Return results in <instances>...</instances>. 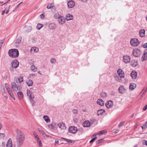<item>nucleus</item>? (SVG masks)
<instances>
[{"label": "nucleus", "mask_w": 147, "mask_h": 147, "mask_svg": "<svg viewBox=\"0 0 147 147\" xmlns=\"http://www.w3.org/2000/svg\"><path fill=\"white\" fill-rule=\"evenodd\" d=\"M17 95L18 97V98L20 100L22 99L23 98V93L21 91L17 93Z\"/></svg>", "instance_id": "28"}, {"label": "nucleus", "mask_w": 147, "mask_h": 147, "mask_svg": "<svg viewBox=\"0 0 147 147\" xmlns=\"http://www.w3.org/2000/svg\"><path fill=\"white\" fill-rule=\"evenodd\" d=\"M107 131L104 130L101 131L99 132V135H102L104 134L105 133H107Z\"/></svg>", "instance_id": "44"}, {"label": "nucleus", "mask_w": 147, "mask_h": 147, "mask_svg": "<svg viewBox=\"0 0 147 147\" xmlns=\"http://www.w3.org/2000/svg\"><path fill=\"white\" fill-rule=\"evenodd\" d=\"M125 123V122L123 121L120 122L118 125L119 127H120L121 126H122Z\"/></svg>", "instance_id": "49"}, {"label": "nucleus", "mask_w": 147, "mask_h": 147, "mask_svg": "<svg viewBox=\"0 0 147 147\" xmlns=\"http://www.w3.org/2000/svg\"><path fill=\"white\" fill-rule=\"evenodd\" d=\"M59 143V140L58 139H56L55 140V144L56 143Z\"/></svg>", "instance_id": "61"}, {"label": "nucleus", "mask_w": 147, "mask_h": 147, "mask_svg": "<svg viewBox=\"0 0 147 147\" xmlns=\"http://www.w3.org/2000/svg\"><path fill=\"white\" fill-rule=\"evenodd\" d=\"M105 111V110L104 109H101L97 111V115L98 116L100 115H102Z\"/></svg>", "instance_id": "30"}, {"label": "nucleus", "mask_w": 147, "mask_h": 147, "mask_svg": "<svg viewBox=\"0 0 147 147\" xmlns=\"http://www.w3.org/2000/svg\"><path fill=\"white\" fill-rule=\"evenodd\" d=\"M123 61L125 63H129L130 61V57L128 55H125L123 57Z\"/></svg>", "instance_id": "7"}, {"label": "nucleus", "mask_w": 147, "mask_h": 147, "mask_svg": "<svg viewBox=\"0 0 147 147\" xmlns=\"http://www.w3.org/2000/svg\"><path fill=\"white\" fill-rule=\"evenodd\" d=\"M58 22L60 25H63L65 22V20L64 17L61 16L58 19Z\"/></svg>", "instance_id": "10"}, {"label": "nucleus", "mask_w": 147, "mask_h": 147, "mask_svg": "<svg viewBox=\"0 0 147 147\" xmlns=\"http://www.w3.org/2000/svg\"><path fill=\"white\" fill-rule=\"evenodd\" d=\"M103 139H99L96 142V144H98L100 143L102 141Z\"/></svg>", "instance_id": "54"}, {"label": "nucleus", "mask_w": 147, "mask_h": 147, "mask_svg": "<svg viewBox=\"0 0 147 147\" xmlns=\"http://www.w3.org/2000/svg\"><path fill=\"white\" fill-rule=\"evenodd\" d=\"M8 54L11 57L16 58L18 56L19 53L18 49H12L9 51Z\"/></svg>", "instance_id": "2"}, {"label": "nucleus", "mask_w": 147, "mask_h": 147, "mask_svg": "<svg viewBox=\"0 0 147 147\" xmlns=\"http://www.w3.org/2000/svg\"><path fill=\"white\" fill-rule=\"evenodd\" d=\"M142 129H145L147 127V121L143 125V126H142Z\"/></svg>", "instance_id": "42"}, {"label": "nucleus", "mask_w": 147, "mask_h": 147, "mask_svg": "<svg viewBox=\"0 0 147 147\" xmlns=\"http://www.w3.org/2000/svg\"><path fill=\"white\" fill-rule=\"evenodd\" d=\"M12 140L11 138H9L7 142L6 147H12Z\"/></svg>", "instance_id": "24"}, {"label": "nucleus", "mask_w": 147, "mask_h": 147, "mask_svg": "<svg viewBox=\"0 0 147 147\" xmlns=\"http://www.w3.org/2000/svg\"><path fill=\"white\" fill-rule=\"evenodd\" d=\"M56 59L54 58H52L51 59L50 61L52 63H53L56 62Z\"/></svg>", "instance_id": "47"}, {"label": "nucleus", "mask_w": 147, "mask_h": 147, "mask_svg": "<svg viewBox=\"0 0 147 147\" xmlns=\"http://www.w3.org/2000/svg\"><path fill=\"white\" fill-rule=\"evenodd\" d=\"M33 134L34 135V137H35V138H36V139H37V138H38V137L37 135V134H36V132L35 131H33Z\"/></svg>", "instance_id": "45"}, {"label": "nucleus", "mask_w": 147, "mask_h": 147, "mask_svg": "<svg viewBox=\"0 0 147 147\" xmlns=\"http://www.w3.org/2000/svg\"><path fill=\"white\" fill-rule=\"evenodd\" d=\"M43 118L44 120L47 123H49L50 122V120L48 116L47 115L44 116Z\"/></svg>", "instance_id": "33"}, {"label": "nucleus", "mask_w": 147, "mask_h": 147, "mask_svg": "<svg viewBox=\"0 0 147 147\" xmlns=\"http://www.w3.org/2000/svg\"><path fill=\"white\" fill-rule=\"evenodd\" d=\"M36 140L37 141V143L38 144V146L40 147L42 146V144L39 138H37V139H36Z\"/></svg>", "instance_id": "36"}, {"label": "nucleus", "mask_w": 147, "mask_h": 147, "mask_svg": "<svg viewBox=\"0 0 147 147\" xmlns=\"http://www.w3.org/2000/svg\"><path fill=\"white\" fill-rule=\"evenodd\" d=\"M53 4L51 3V4H48L47 6V7L48 9H50L51 8L53 7H54Z\"/></svg>", "instance_id": "41"}, {"label": "nucleus", "mask_w": 147, "mask_h": 147, "mask_svg": "<svg viewBox=\"0 0 147 147\" xmlns=\"http://www.w3.org/2000/svg\"><path fill=\"white\" fill-rule=\"evenodd\" d=\"M143 143H144V142H145V144L147 146V141H146V140H144L143 141Z\"/></svg>", "instance_id": "64"}, {"label": "nucleus", "mask_w": 147, "mask_h": 147, "mask_svg": "<svg viewBox=\"0 0 147 147\" xmlns=\"http://www.w3.org/2000/svg\"><path fill=\"white\" fill-rule=\"evenodd\" d=\"M141 51L140 49H134L132 52L133 55L135 57H138L141 55Z\"/></svg>", "instance_id": "4"}, {"label": "nucleus", "mask_w": 147, "mask_h": 147, "mask_svg": "<svg viewBox=\"0 0 147 147\" xmlns=\"http://www.w3.org/2000/svg\"><path fill=\"white\" fill-rule=\"evenodd\" d=\"M26 83L29 86H32L33 85V82L31 80H29L26 82Z\"/></svg>", "instance_id": "31"}, {"label": "nucleus", "mask_w": 147, "mask_h": 147, "mask_svg": "<svg viewBox=\"0 0 147 147\" xmlns=\"http://www.w3.org/2000/svg\"><path fill=\"white\" fill-rule=\"evenodd\" d=\"M32 30V27L31 26H28L27 27L26 31V32H30Z\"/></svg>", "instance_id": "37"}, {"label": "nucleus", "mask_w": 147, "mask_h": 147, "mask_svg": "<svg viewBox=\"0 0 147 147\" xmlns=\"http://www.w3.org/2000/svg\"><path fill=\"white\" fill-rule=\"evenodd\" d=\"M61 140H63L64 141L67 142L68 139H67L65 138H61Z\"/></svg>", "instance_id": "57"}, {"label": "nucleus", "mask_w": 147, "mask_h": 147, "mask_svg": "<svg viewBox=\"0 0 147 147\" xmlns=\"http://www.w3.org/2000/svg\"><path fill=\"white\" fill-rule=\"evenodd\" d=\"M19 64V62L17 60H14L11 63L12 67L14 68H17L18 67Z\"/></svg>", "instance_id": "8"}, {"label": "nucleus", "mask_w": 147, "mask_h": 147, "mask_svg": "<svg viewBox=\"0 0 147 147\" xmlns=\"http://www.w3.org/2000/svg\"><path fill=\"white\" fill-rule=\"evenodd\" d=\"M49 127L51 129H53L54 127V125L53 124H51L49 125Z\"/></svg>", "instance_id": "48"}, {"label": "nucleus", "mask_w": 147, "mask_h": 147, "mask_svg": "<svg viewBox=\"0 0 147 147\" xmlns=\"http://www.w3.org/2000/svg\"><path fill=\"white\" fill-rule=\"evenodd\" d=\"M72 112L74 114H77L78 113V111L77 109H74L72 110Z\"/></svg>", "instance_id": "53"}, {"label": "nucleus", "mask_w": 147, "mask_h": 147, "mask_svg": "<svg viewBox=\"0 0 147 147\" xmlns=\"http://www.w3.org/2000/svg\"><path fill=\"white\" fill-rule=\"evenodd\" d=\"M137 73L135 71H133L131 73V76L133 79H135L137 78Z\"/></svg>", "instance_id": "20"}, {"label": "nucleus", "mask_w": 147, "mask_h": 147, "mask_svg": "<svg viewBox=\"0 0 147 147\" xmlns=\"http://www.w3.org/2000/svg\"><path fill=\"white\" fill-rule=\"evenodd\" d=\"M11 96V97L14 100H15V98L14 97V95L12 91L10 90V88L7 89V91Z\"/></svg>", "instance_id": "23"}, {"label": "nucleus", "mask_w": 147, "mask_h": 147, "mask_svg": "<svg viewBox=\"0 0 147 147\" xmlns=\"http://www.w3.org/2000/svg\"><path fill=\"white\" fill-rule=\"evenodd\" d=\"M5 86L7 90V89L10 88H9V84H8L6 83L5 84Z\"/></svg>", "instance_id": "56"}, {"label": "nucleus", "mask_w": 147, "mask_h": 147, "mask_svg": "<svg viewBox=\"0 0 147 147\" xmlns=\"http://www.w3.org/2000/svg\"><path fill=\"white\" fill-rule=\"evenodd\" d=\"M83 126L84 127H88L91 125V123L89 121H86L83 123Z\"/></svg>", "instance_id": "19"}, {"label": "nucleus", "mask_w": 147, "mask_h": 147, "mask_svg": "<svg viewBox=\"0 0 147 147\" xmlns=\"http://www.w3.org/2000/svg\"><path fill=\"white\" fill-rule=\"evenodd\" d=\"M147 59V49H145L143 55L142 57V61H143Z\"/></svg>", "instance_id": "14"}, {"label": "nucleus", "mask_w": 147, "mask_h": 147, "mask_svg": "<svg viewBox=\"0 0 147 147\" xmlns=\"http://www.w3.org/2000/svg\"><path fill=\"white\" fill-rule=\"evenodd\" d=\"M101 96L102 98H105L107 96V94L105 92H102L101 94Z\"/></svg>", "instance_id": "40"}, {"label": "nucleus", "mask_w": 147, "mask_h": 147, "mask_svg": "<svg viewBox=\"0 0 147 147\" xmlns=\"http://www.w3.org/2000/svg\"><path fill=\"white\" fill-rule=\"evenodd\" d=\"M61 16L59 13H55L54 15V17L55 19H58Z\"/></svg>", "instance_id": "38"}, {"label": "nucleus", "mask_w": 147, "mask_h": 147, "mask_svg": "<svg viewBox=\"0 0 147 147\" xmlns=\"http://www.w3.org/2000/svg\"><path fill=\"white\" fill-rule=\"evenodd\" d=\"M142 47L144 48H147V43L144 44L142 45Z\"/></svg>", "instance_id": "55"}, {"label": "nucleus", "mask_w": 147, "mask_h": 147, "mask_svg": "<svg viewBox=\"0 0 147 147\" xmlns=\"http://www.w3.org/2000/svg\"><path fill=\"white\" fill-rule=\"evenodd\" d=\"M67 142L69 144L72 143V141L69 139H68Z\"/></svg>", "instance_id": "62"}, {"label": "nucleus", "mask_w": 147, "mask_h": 147, "mask_svg": "<svg viewBox=\"0 0 147 147\" xmlns=\"http://www.w3.org/2000/svg\"><path fill=\"white\" fill-rule=\"evenodd\" d=\"M43 26V25L42 24H38L36 26V28L38 30L40 29Z\"/></svg>", "instance_id": "39"}, {"label": "nucleus", "mask_w": 147, "mask_h": 147, "mask_svg": "<svg viewBox=\"0 0 147 147\" xmlns=\"http://www.w3.org/2000/svg\"><path fill=\"white\" fill-rule=\"evenodd\" d=\"M38 131L41 134H42L44 137H45V136L47 137H48L49 136H47L46 135L45 132L43 131L42 129L40 128H38Z\"/></svg>", "instance_id": "25"}, {"label": "nucleus", "mask_w": 147, "mask_h": 147, "mask_svg": "<svg viewBox=\"0 0 147 147\" xmlns=\"http://www.w3.org/2000/svg\"><path fill=\"white\" fill-rule=\"evenodd\" d=\"M56 27V24H55L53 23H51L49 25V28L50 30H54L55 29Z\"/></svg>", "instance_id": "17"}, {"label": "nucleus", "mask_w": 147, "mask_h": 147, "mask_svg": "<svg viewBox=\"0 0 147 147\" xmlns=\"http://www.w3.org/2000/svg\"><path fill=\"white\" fill-rule=\"evenodd\" d=\"M140 43L138 40L136 38L131 39L130 41L131 45L133 47H136L138 46Z\"/></svg>", "instance_id": "3"}, {"label": "nucleus", "mask_w": 147, "mask_h": 147, "mask_svg": "<svg viewBox=\"0 0 147 147\" xmlns=\"http://www.w3.org/2000/svg\"><path fill=\"white\" fill-rule=\"evenodd\" d=\"M97 104L101 106H103L104 105V102L103 100L101 99H98L97 101Z\"/></svg>", "instance_id": "29"}, {"label": "nucleus", "mask_w": 147, "mask_h": 147, "mask_svg": "<svg viewBox=\"0 0 147 147\" xmlns=\"http://www.w3.org/2000/svg\"><path fill=\"white\" fill-rule=\"evenodd\" d=\"M113 105V102L111 100H109L107 101L105 103V106L108 109H109L112 107Z\"/></svg>", "instance_id": "11"}, {"label": "nucleus", "mask_w": 147, "mask_h": 147, "mask_svg": "<svg viewBox=\"0 0 147 147\" xmlns=\"http://www.w3.org/2000/svg\"><path fill=\"white\" fill-rule=\"evenodd\" d=\"M30 69L32 71L34 72H35L37 70V67L34 65H32L31 66Z\"/></svg>", "instance_id": "34"}, {"label": "nucleus", "mask_w": 147, "mask_h": 147, "mask_svg": "<svg viewBox=\"0 0 147 147\" xmlns=\"http://www.w3.org/2000/svg\"><path fill=\"white\" fill-rule=\"evenodd\" d=\"M145 30L144 29H142L139 31L140 36L142 37H144L145 35Z\"/></svg>", "instance_id": "27"}, {"label": "nucleus", "mask_w": 147, "mask_h": 147, "mask_svg": "<svg viewBox=\"0 0 147 147\" xmlns=\"http://www.w3.org/2000/svg\"><path fill=\"white\" fill-rule=\"evenodd\" d=\"M147 109V105H146L143 107V109L144 111H145Z\"/></svg>", "instance_id": "58"}, {"label": "nucleus", "mask_w": 147, "mask_h": 147, "mask_svg": "<svg viewBox=\"0 0 147 147\" xmlns=\"http://www.w3.org/2000/svg\"><path fill=\"white\" fill-rule=\"evenodd\" d=\"M119 92L120 93H123L125 91V89L123 86H121L119 88Z\"/></svg>", "instance_id": "21"}, {"label": "nucleus", "mask_w": 147, "mask_h": 147, "mask_svg": "<svg viewBox=\"0 0 147 147\" xmlns=\"http://www.w3.org/2000/svg\"><path fill=\"white\" fill-rule=\"evenodd\" d=\"M73 16L70 14H67L65 17V19L69 21L73 19Z\"/></svg>", "instance_id": "22"}, {"label": "nucleus", "mask_w": 147, "mask_h": 147, "mask_svg": "<svg viewBox=\"0 0 147 147\" xmlns=\"http://www.w3.org/2000/svg\"><path fill=\"white\" fill-rule=\"evenodd\" d=\"M40 16L41 17V18H45V16L44 15H43V14H40Z\"/></svg>", "instance_id": "63"}, {"label": "nucleus", "mask_w": 147, "mask_h": 147, "mask_svg": "<svg viewBox=\"0 0 147 147\" xmlns=\"http://www.w3.org/2000/svg\"><path fill=\"white\" fill-rule=\"evenodd\" d=\"M31 103L32 104V105L33 106H34V104L35 103V101L33 100H31Z\"/></svg>", "instance_id": "59"}, {"label": "nucleus", "mask_w": 147, "mask_h": 147, "mask_svg": "<svg viewBox=\"0 0 147 147\" xmlns=\"http://www.w3.org/2000/svg\"><path fill=\"white\" fill-rule=\"evenodd\" d=\"M67 5V6L69 8H72L74 6L75 3L73 1L70 0L68 2Z\"/></svg>", "instance_id": "12"}, {"label": "nucleus", "mask_w": 147, "mask_h": 147, "mask_svg": "<svg viewBox=\"0 0 147 147\" xmlns=\"http://www.w3.org/2000/svg\"><path fill=\"white\" fill-rule=\"evenodd\" d=\"M136 86V84L135 83H130L129 86V89L131 90H133L135 88Z\"/></svg>", "instance_id": "26"}, {"label": "nucleus", "mask_w": 147, "mask_h": 147, "mask_svg": "<svg viewBox=\"0 0 147 147\" xmlns=\"http://www.w3.org/2000/svg\"><path fill=\"white\" fill-rule=\"evenodd\" d=\"M5 135L3 133H0V139L2 140L5 137Z\"/></svg>", "instance_id": "43"}, {"label": "nucleus", "mask_w": 147, "mask_h": 147, "mask_svg": "<svg viewBox=\"0 0 147 147\" xmlns=\"http://www.w3.org/2000/svg\"><path fill=\"white\" fill-rule=\"evenodd\" d=\"M11 88L14 90H20L21 88L18 86H17L15 82H13L11 84Z\"/></svg>", "instance_id": "5"}, {"label": "nucleus", "mask_w": 147, "mask_h": 147, "mask_svg": "<svg viewBox=\"0 0 147 147\" xmlns=\"http://www.w3.org/2000/svg\"><path fill=\"white\" fill-rule=\"evenodd\" d=\"M38 48L36 47H32L30 50V52L32 54L37 53L38 52Z\"/></svg>", "instance_id": "18"}, {"label": "nucleus", "mask_w": 147, "mask_h": 147, "mask_svg": "<svg viewBox=\"0 0 147 147\" xmlns=\"http://www.w3.org/2000/svg\"><path fill=\"white\" fill-rule=\"evenodd\" d=\"M77 129L76 127L74 126H71L69 127L68 131L70 133L75 134L77 132Z\"/></svg>", "instance_id": "6"}, {"label": "nucleus", "mask_w": 147, "mask_h": 147, "mask_svg": "<svg viewBox=\"0 0 147 147\" xmlns=\"http://www.w3.org/2000/svg\"><path fill=\"white\" fill-rule=\"evenodd\" d=\"M97 138V137H95L93 138L92 140H91L90 142V143H91L93 142Z\"/></svg>", "instance_id": "52"}, {"label": "nucleus", "mask_w": 147, "mask_h": 147, "mask_svg": "<svg viewBox=\"0 0 147 147\" xmlns=\"http://www.w3.org/2000/svg\"><path fill=\"white\" fill-rule=\"evenodd\" d=\"M27 94L28 96L31 99H33L34 98V96L33 93L29 90L27 91Z\"/></svg>", "instance_id": "15"}, {"label": "nucleus", "mask_w": 147, "mask_h": 147, "mask_svg": "<svg viewBox=\"0 0 147 147\" xmlns=\"http://www.w3.org/2000/svg\"><path fill=\"white\" fill-rule=\"evenodd\" d=\"M117 73L121 78H123L125 77V74L123 71L121 69H119L117 71Z\"/></svg>", "instance_id": "9"}, {"label": "nucleus", "mask_w": 147, "mask_h": 147, "mask_svg": "<svg viewBox=\"0 0 147 147\" xmlns=\"http://www.w3.org/2000/svg\"><path fill=\"white\" fill-rule=\"evenodd\" d=\"M17 134L16 139L17 147H20L23 144L25 139V135L24 133L18 129L16 130Z\"/></svg>", "instance_id": "1"}, {"label": "nucleus", "mask_w": 147, "mask_h": 147, "mask_svg": "<svg viewBox=\"0 0 147 147\" xmlns=\"http://www.w3.org/2000/svg\"><path fill=\"white\" fill-rule=\"evenodd\" d=\"M115 79L116 80L119 82H120L121 81V79H119V77L118 76L116 77L115 78Z\"/></svg>", "instance_id": "50"}, {"label": "nucleus", "mask_w": 147, "mask_h": 147, "mask_svg": "<svg viewBox=\"0 0 147 147\" xmlns=\"http://www.w3.org/2000/svg\"><path fill=\"white\" fill-rule=\"evenodd\" d=\"M19 4H18L15 8L13 10V11H14L15 10H16L19 7Z\"/></svg>", "instance_id": "60"}, {"label": "nucleus", "mask_w": 147, "mask_h": 147, "mask_svg": "<svg viewBox=\"0 0 147 147\" xmlns=\"http://www.w3.org/2000/svg\"><path fill=\"white\" fill-rule=\"evenodd\" d=\"M138 64L137 61L136 60H132L131 61V65L132 66L135 67Z\"/></svg>", "instance_id": "32"}, {"label": "nucleus", "mask_w": 147, "mask_h": 147, "mask_svg": "<svg viewBox=\"0 0 147 147\" xmlns=\"http://www.w3.org/2000/svg\"><path fill=\"white\" fill-rule=\"evenodd\" d=\"M16 81L17 82H18L20 83H21L23 81V78L22 77L20 76L16 79Z\"/></svg>", "instance_id": "35"}, {"label": "nucleus", "mask_w": 147, "mask_h": 147, "mask_svg": "<svg viewBox=\"0 0 147 147\" xmlns=\"http://www.w3.org/2000/svg\"><path fill=\"white\" fill-rule=\"evenodd\" d=\"M58 125L59 128L62 129H64L66 128L65 124L63 122L59 123Z\"/></svg>", "instance_id": "16"}, {"label": "nucleus", "mask_w": 147, "mask_h": 147, "mask_svg": "<svg viewBox=\"0 0 147 147\" xmlns=\"http://www.w3.org/2000/svg\"><path fill=\"white\" fill-rule=\"evenodd\" d=\"M21 39L22 38L19 37L16 40L15 43V45L16 47H19L21 43Z\"/></svg>", "instance_id": "13"}, {"label": "nucleus", "mask_w": 147, "mask_h": 147, "mask_svg": "<svg viewBox=\"0 0 147 147\" xmlns=\"http://www.w3.org/2000/svg\"><path fill=\"white\" fill-rule=\"evenodd\" d=\"M119 131V130L117 129H114L112 130V132L115 134L118 133Z\"/></svg>", "instance_id": "46"}, {"label": "nucleus", "mask_w": 147, "mask_h": 147, "mask_svg": "<svg viewBox=\"0 0 147 147\" xmlns=\"http://www.w3.org/2000/svg\"><path fill=\"white\" fill-rule=\"evenodd\" d=\"M28 63L31 64L33 65L34 61L32 60H28Z\"/></svg>", "instance_id": "51"}]
</instances>
